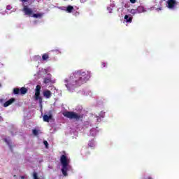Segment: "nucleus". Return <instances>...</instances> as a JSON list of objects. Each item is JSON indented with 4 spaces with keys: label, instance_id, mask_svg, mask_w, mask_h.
<instances>
[{
    "label": "nucleus",
    "instance_id": "1",
    "mask_svg": "<svg viewBox=\"0 0 179 179\" xmlns=\"http://www.w3.org/2000/svg\"><path fill=\"white\" fill-rule=\"evenodd\" d=\"M76 86H82L90 79V73L82 72L80 71H76L73 73Z\"/></svg>",
    "mask_w": 179,
    "mask_h": 179
},
{
    "label": "nucleus",
    "instance_id": "2",
    "mask_svg": "<svg viewBox=\"0 0 179 179\" xmlns=\"http://www.w3.org/2000/svg\"><path fill=\"white\" fill-rule=\"evenodd\" d=\"M64 117L69 120H76V121H83V115L78 114L73 111H66L63 113Z\"/></svg>",
    "mask_w": 179,
    "mask_h": 179
},
{
    "label": "nucleus",
    "instance_id": "3",
    "mask_svg": "<svg viewBox=\"0 0 179 179\" xmlns=\"http://www.w3.org/2000/svg\"><path fill=\"white\" fill-rule=\"evenodd\" d=\"M40 92H41V85H36V89H35V99L39 100V103L42 104L43 98H41V96H40Z\"/></svg>",
    "mask_w": 179,
    "mask_h": 179
},
{
    "label": "nucleus",
    "instance_id": "4",
    "mask_svg": "<svg viewBox=\"0 0 179 179\" xmlns=\"http://www.w3.org/2000/svg\"><path fill=\"white\" fill-rule=\"evenodd\" d=\"M22 12L25 16H29V17H31V16H33V9L29 8L27 6H24Z\"/></svg>",
    "mask_w": 179,
    "mask_h": 179
},
{
    "label": "nucleus",
    "instance_id": "5",
    "mask_svg": "<svg viewBox=\"0 0 179 179\" xmlns=\"http://www.w3.org/2000/svg\"><path fill=\"white\" fill-rule=\"evenodd\" d=\"M62 173L64 177H66L68 176V171L69 170V164H64L62 165Z\"/></svg>",
    "mask_w": 179,
    "mask_h": 179
},
{
    "label": "nucleus",
    "instance_id": "6",
    "mask_svg": "<svg viewBox=\"0 0 179 179\" xmlns=\"http://www.w3.org/2000/svg\"><path fill=\"white\" fill-rule=\"evenodd\" d=\"M60 162L62 165L69 164V159H68V157H66L65 155H62L61 156Z\"/></svg>",
    "mask_w": 179,
    "mask_h": 179
},
{
    "label": "nucleus",
    "instance_id": "7",
    "mask_svg": "<svg viewBox=\"0 0 179 179\" xmlns=\"http://www.w3.org/2000/svg\"><path fill=\"white\" fill-rule=\"evenodd\" d=\"M167 3H168V8L169 9H173L174 8V6L177 5V1L176 0H168Z\"/></svg>",
    "mask_w": 179,
    "mask_h": 179
},
{
    "label": "nucleus",
    "instance_id": "8",
    "mask_svg": "<svg viewBox=\"0 0 179 179\" xmlns=\"http://www.w3.org/2000/svg\"><path fill=\"white\" fill-rule=\"evenodd\" d=\"M48 77H45L43 79V83H45V85H48V83H54V81L51 79L52 76L51 74H48Z\"/></svg>",
    "mask_w": 179,
    "mask_h": 179
},
{
    "label": "nucleus",
    "instance_id": "9",
    "mask_svg": "<svg viewBox=\"0 0 179 179\" xmlns=\"http://www.w3.org/2000/svg\"><path fill=\"white\" fill-rule=\"evenodd\" d=\"M43 96L44 97H45V99H50L52 96V93L51 92V91L46 90L43 91Z\"/></svg>",
    "mask_w": 179,
    "mask_h": 179
},
{
    "label": "nucleus",
    "instance_id": "10",
    "mask_svg": "<svg viewBox=\"0 0 179 179\" xmlns=\"http://www.w3.org/2000/svg\"><path fill=\"white\" fill-rule=\"evenodd\" d=\"M16 99H15V98H11L8 101H6L3 103V107H9V106H10V104H12L13 103H15Z\"/></svg>",
    "mask_w": 179,
    "mask_h": 179
},
{
    "label": "nucleus",
    "instance_id": "11",
    "mask_svg": "<svg viewBox=\"0 0 179 179\" xmlns=\"http://www.w3.org/2000/svg\"><path fill=\"white\" fill-rule=\"evenodd\" d=\"M50 120H52V115H43V121L45 122H50Z\"/></svg>",
    "mask_w": 179,
    "mask_h": 179
},
{
    "label": "nucleus",
    "instance_id": "12",
    "mask_svg": "<svg viewBox=\"0 0 179 179\" xmlns=\"http://www.w3.org/2000/svg\"><path fill=\"white\" fill-rule=\"evenodd\" d=\"M124 20H126V22H128L129 23L132 22L131 17H129L128 15H124Z\"/></svg>",
    "mask_w": 179,
    "mask_h": 179
},
{
    "label": "nucleus",
    "instance_id": "13",
    "mask_svg": "<svg viewBox=\"0 0 179 179\" xmlns=\"http://www.w3.org/2000/svg\"><path fill=\"white\" fill-rule=\"evenodd\" d=\"M20 94H26V93H27V90L26 87H21V89L20 90Z\"/></svg>",
    "mask_w": 179,
    "mask_h": 179
},
{
    "label": "nucleus",
    "instance_id": "14",
    "mask_svg": "<svg viewBox=\"0 0 179 179\" xmlns=\"http://www.w3.org/2000/svg\"><path fill=\"white\" fill-rule=\"evenodd\" d=\"M48 58H50V55H48V53H45L42 55L43 61H47V59H48Z\"/></svg>",
    "mask_w": 179,
    "mask_h": 179
},
{
    "label": "nucleus",
    "instance_id": "15",
    "mask_svg": "<svg viewBox=\"0 0 179 179\" xmlns=\"http://www.w3.org/2000/svg\"><path fill=\"white\" fill-rule=\"evenodd\" d=\"M72 10H73V6H68L66 8V12H68V13H71Z\"/></svg>",
    "mask_w": 179,
    "mask_h": 179
},
{
    "label": "nucleus",
    "instance_id": "16",
    "mask_svg": "<svg viewBox=\"0 0 179 179\" xmlns=\"http://www.w3.org/2000/svg\"><path fill=\"white\" fill-rule=\"evenodd\" d=\"M42 16H43V14L41 13L34 14L33 13L31 17L38 18V17H41Z\"/></svg>",
    "mask_w": 179,
    "mask_h": 179
},
{
    "label": "nucleus",
    "instance_id": "17",
    "mask_svg": "<svg viewBox=\"0 0 179 179\" xmlns=\"http://www.w3.org/2000/svg\"><path fill=\"white\" fill-rule=\"evenodd\" d=\"M13 93L15 94H20V89H19V88H14L13 89Z\"/></svg>",
    "mask_w": 179,
    "mask_h": 179
},
{
    "label": "nucleus",
    "instance_id": "18",
    "mask_svg": "<svg viewBox=\"0 0 179 179\" xmlns=\"http://www.w3.org/2000/svg\"><path fill=\"white\" fill-rule=\"evenodd\" d=\"M33 177H34V179H40L38 178V176H37V173L36 172L33 173Z\"/></svg>",
    "mask_w": 179,
    "mask_h": 179
},
{
    "label": "nucleus",
    "instance_id": "19",
    "mask_svg": "<svg viewBox=\"0 0 179 179\" xmlns=\"http://www.w3.org/2000/svg\"><path fill=\"white\" fill-rule=\"evenodd\" d=\"M21 1H22V2H23V3H24V2H28L29 1V0H21ZM35 1L36 0H30L31 3H34Z\"/></svg>",
    "mask_w": 179,
    "mask_h": 179
},
{
    "label": "nucleus",
    "instance_id": "20",
    "mask_svg": "<svg viewBox=\"0 0 179 179\" xmlns=\"http://www.w3.org/2000/svg\"><path fill=\"white\" fill-rule=\"evenodd\" d=\"M33 134H34V135H35V136L38 135V130H37V129H34V130H33Z\"/></svg>",
    "mask_w": 179,
    "mask_h": 179
},
{
    "label": "nucleus",
    "instance_id": "21",
    "mask_svg": "<svg viewBox=\"0 0 179 179\" xmlns=\"http://www.w3.org/2000/svg\"><path fill=\"white\" fill-rule=\"evenodd\" d=\"M43 143H44L46 149H48V142L47 141H44Z\"/></svg>",
    "mask_w": 179,
    "mask_h": 179
},
{
    "label": "nucleus",
    "instance_id": "22",
    "mask_svg": "<svg viewBox=\"0 0 179 179\" xmlns=\"http://www.w3.org/2000/svg\"><path fill=\"white\" fill-rule=\"evenodd\" d=\"M131 3H135L136 2V0H130Z\"/></svg>",
    "mask_w": 179,
    "mask_h": 179
},
{
    "label": "nucleus",
    "instance_id": "23",
    "mask_svg": "<svg viewBox=\"0 0 179 179\" xmlns=\"http://www.w3.org/2000/svg\"><path fill=\"white\" fill-rule=\"evenodd\" d=\"M101 65H102V68H105V66H106V63H102Z\"/></svg>",
    "mask_w": 179,
    "mask_h": 179
},
{
    "label": "nucleus",
    "instance_id": "24",
    "mask_svg": "<svg viewBox=\"0 0 179 179\" xmlns=\"http://www.w3.org/2000/svg\"><path fill=\"white\" fill-rule=\"evenodd\" d=\"M65 86H66V87H67V89H69V84H66Z\"/></svg>",
    "mask_w": 179,
    "mask_h": 179
},
{
    "label": "nucleus",
    "instance_id": "25",
    "mask_svg": "<svg viewBox=\"0 0 179 179\" xmlns=\"http://www.w3.org/2000/svg\"><path fill=\"white\" fill-rule=\"evenodd\" d=\"M21 178H22V179H24V176H22Z\"/></svg>",
    "mask_w": 179,
    "mask_h": 179
},
{
    "label": "nucleus",
    "instance_id": "26",
    "mask_svg": "<svg viewBox=\"0 0 179 179\" xmlns=\"http://www.w3.org/2000/svg\"><path fill=\"white\" fill-rule=\"evenodd\" d=\"M148 179H152V178L151 177H148Z\"/></svg>",
    "mask_w": 179,
    "mask_h": 179
},
{
    "label": "nucleus",
    "instance_id": "27",
    "mask_svg": "<svg viewBox=\"0 0 179 179\" xmlns=\"http://www.w3.org/2000/svg\"><path fill=\"white\" fill-rule=\"evenodd\" d=\"M2 119V117L0 116V120Z\"/></svg>",
    "mask_w": 179,
    "mask_h": 179
},
{
    "label": "nucleus",
    "instance_id": "28",
    "mask_svg": "<svg viewBox=\"0 0 179 179\" xmlns=\"http://www.w3.org/2000/svg\"><path fill=\"white\" fill-rule=\"evenodd\" d=\"M89 145V146H92L90 144H88Z\"/></svg>",
    "mask_w": 179,
    "mask_h": 179
},
{
    "label": "nucleus",
    "instance_id": "29",
    "mask_svg": "<svg viewBox=\"0 0 179 179\" xmlns=\"http://www.w3.org/2000/svg\"><path fill=\"white\" fill-rule=\"evenodd\" d=\"M0 87H1V84H0Z\"/></svg>",
    "mask_w": 179,
    "mask_h": 179
}]
</instances>
